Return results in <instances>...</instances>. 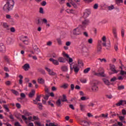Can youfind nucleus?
<instances>
[{
    "label": "nucleus",
    "instance_id": "nucleus-3",
    "mask_svg": "<svg viewBox=\"0 0 126 126\" xmlns=\"http://www.w3.org/2000/svg\"><path fill=\"white\" fill-rule=\"evenodd\" d=\"M83 30V28L82 26H80L78 28H77L73 30V34L74 35H80L82 33V31Z\"/></svg>",
    "mask_w": 126,
    "mask_h": 126
},
{
    "label": "nucleus",
    "instance_id": "nucleus-25",
    "mask_svg": "<svg viewBox=\"0 0 126 126\" xmlns=\"http://www.w3.org/2000/svg\"><path fill=\"white\" fill-rule=\"evenodd\" d=\"M62 102H67V99H66V96L65 94H63V98H62Z\"/></svg>",
    "mask_w": 126,
    "mask_h": 126
},
{
    "label": "nucleus",
    "instance_id": "nucleus-62",
    "mask_svg": "<svg viewBox=\"0 0 126 126\" xmlns=\"http://www.w3.org/2000/svg\"><path fill=\"white\" fill-rule=\"evenodd\" d=\"M119 118L120 121H124V120L125 119V117H124L123 116H119Z\"/></svg>",
    "mask_w": 126,
    "mask_h": 126
},
{
    "label": "nucleus",
    "instance_id": "nucleus-44",
    "mask_svg": "<svg viewBox=\"0 0 126 126\" xmlns=\"http://www.w3.org/2000/svg\"><path fill=\"white\" fill-rule=\"evenodd\" d=\"M3 108L6 110V112H9V109H8V107H7V105H4Z\"/></svg>",
    "mask_w": 126,
    "mask_h": 126
},
{
    "label": "nucleus",
    "instance_id": "nucleus-63",
    "mask_svg": "<svg viewBox=\"0 0 126 126\" xmlns=\"http://www.w3.org/2000/svg\"><path fill=\"white\" fill-rule=\"evenodd\" d=\"M70 44H71V42H70V41H67L66 42V46H70Z\"/></svg>",
    "mask_w": 126,
    "mask_h": 126
},
{
    "label": "nucleus",
    "instance_id": "nucleus-5",
    "mask_svg": "<svg viewBox=\"0 0 126 126\" xmlns=\"http://www.w3.org/2000/svg\"><path fill=\"white\" fill-rule=\"evenodd\" d=\"M74 1L75 2L71 0H69V2L72 4L73 7L76 8V7H77V5H79V4H80V0H74Z\"/></svg>",
    "mask_w": 126,
    "mask_h": 126
},
{
    "label": "nucleus",
    "instance_id": "nucleus-7",
    "mask_svg": "<svg viewBox=\"0 0 126 126\" xmlns=\"http://www.w3.org/2000/svg\"><path fill=\"white\" fill-rule=\"evenodd\" d=\"M1 25L2 26L4 29H6V30H9V27L10 26L8 23L4 22H1Z\"/></svg>",
    "mask_w": 126,
    "mask_h": 126
},
{
    "label": "nucleus",
    "instance_id": "nucleus-53",
    "mask_svg": "<svg viewBox=\"0 0 126 126\" xmlns=\"http://www.w3.org/2000/svg\"><path fill=\"white\" fill-rule=\"evenodd\" d=\"M39 13L41 14L44 13V9H43V8L40 7L39 8Z\"/></svg>",
    "mask_w": 126,
    "mask_h": 126
},
{
    "label": "nucleus",
    "instance_id": "nucleus-28",
    "mask_svg": "<svg viewBox=\"0 0 126 126\" xmlns=\"http://www.w3.org/2000/svg\"><path fill=\"white\" fill-rule=\"evenodd\" d=\"M103 82H104V83L105 84H106V85H110V81H109V80L108 79H103Z\"/></svg>",
    "mask_w": 126,
    "mask_h": 126
},
{
    "label": "nucleus",
    "instance_id": "nucleus-8",
    "mask_svg": "<svg viewBox=\"0 0 126 126\" xmlns=\"http://www.w3.org/2000/svg\"><path fill=\"white\" fill-rule=\"evenodd\" d=\"M21 41H22L25 45H28V38L27 36H21L20 38Z\"/></svg>",
    "mask_w": 126,
    "mask_h": 126
},
{
    "label": "nucleus",
    "instance_id": "nucleus-30",
    "mask_svg": "<svg viewBox=\"0 0 126 126\" xmlns=\"http://www.w3.org/2000/svg\"><path fill=\"white\" fill-rule=\"evenodd\" d=\"M23 114L24 115H25V116H27L28 117L30 115V113H29V112L26 110L23 111Z\"/></svg>",
    "mask_w": 126,
    "mask_h": 126
},
{
    "label": "nucleus",
    "instance_id": "nucleus-27",
    "mask_svg": "<svg viewBox=\"0 0 126 126\" xmlns=\"http://www.w3.org/2000/svg\"><path fill=\"white\" fill-rule=\"evenodd\" d=\"M38 82L40 84H44V79L42 78H39L38 79Z\"/></svg>",
    "mask_w": 126,
    "mask_h": 126
},
{
    "label": "nucleus",
    "instance_id": "nucleus-50",
    "mask_svg": "<svg viewBox=\"0 0 126 126\" xmlns=\"http://www.w3.org/2000/svg\"><path fill=\"white\" fill-rule=\"evenodd\" d=\"M46 126H57L56 125L54 124V123H50L49 125L48 124H46Z\"/></svg>",
    "mask_w": 126,
    "mask_h": 126
},
{
    "label": "nucleus",
    "instance_id": "nucleus-57",
    "mask_svg": "<svg viewBox=\"0 0 126 126\" xmlns=\"http://www.w3.org/2000/svg\"><path fill=\"white\" fill-rule=\"evenodd\" d=\"M42 22H43V23H44L45 24H47V22H48V20H47V19H46L45 18H44L42 20Z\"/></svg>",
    "mask_w": 126,
    "mask_h": 126
},
{
    "label": "nucleus",
    "instance_id": "nucleus-37",
    "mask_svg": "<svg viewBox=\"0 0 126 126\" xmlns=\"http://www.w3.org/2000/svg\"><path fill=\"white\" fill-rule=\"evenodd\" d=\"M21 98H20L18 99L19 101V100H22V98H25V97H26V95H25V94H24V93H21Z\"/></svg>",
    "mask_w": 126,
    "mask_h": 126
},
{
    "label": "nucleus",
    "instance_id": "nucleus-36",
    "mask_svg": "<svg viewBox=\"0 0 126 126\" xmlns=\"http://www.w3.org/2000/svg\"><path fill=\"white\" fill-rule=\"evenodd\" d=\"M35 23L37 24H41V21L39 18H37L35 19Z\"/></svg>",
    "mask_w": 126,
    "mask_h": 126
},
{
    "label": "nucleus",
    "instance_id": "nucleus-1",
    "mask_svg": "<svg viewBox=\"0 0 126 126\" xmlns=\"http://www.w3.org/2000/svg\"><path fill=\"white\" fill-rule=\"evenodd\" d=\"M106 36H103L102 37V40L98 41L97 51L98 53L101 52V50H102V44L103 47H110V42L108 44H106Z\"/></svg>",
    "mask_w": 126,
    "mask_h": 126
},
{
    "label": "nucleus",
    "instance_id": "nucleus-64",
    "mask_svg": "<svg viewBox=\"0 0 126 126\" xmlns=\"http://www.w3.org/2000/svg\"><path fill=\"white\" fill-rule=\"evenodd\" d=\"M126 104V100H122V105L125 106Z\"/></svg>",
    "mask_w": 126,
    "mask_h": 126
},
{
    "label": "nucleus",
    "instance_id": "nucleus-47",
    "mask_svg": "<svg viewBox=\"0 0 126 126\" xmlns=\"http://www.w3.org/2000/svg\"><path fill=\"white\" fill-rule=\"evenodd\" d=\"M80 81L82 82V83H86V82H87L86 79H81Z\"/></svg>",
    "mask_w": 126,
    "mask_h": 126
},
{
    "label": "nucleus",
    "instance_id": "nucleus-15",
    "mask_svg": "<svg viewBox=\"0 0 126 126\" xmlns=\"http://www.w3.org/2000/svg\"><path fill=\"white\" fill-rule=\"evenodd\" d=\"M23 68L25 71H27V70H29V68H30V65H29V63H26L23 65Z\"/></svg>",
    "mask_w": 126,
    "mask_h": 126
},
{
    "label": "nucleus",
    "instance_id": "nucleus-23",
    "mask_svg": "<svg viewBox=\"0 0 126 126\" xmlns=\"http://www.w3.org/2000/svg\"><path fill=\"white\" fill-rule=\"evenodd\" d=\"M61 69L62 70V71H64V72H65V71H67V66H65V65H64V66H62L61 67Z\"/></svg>",
    "mask_w": 126,
    "mask_h": 126
},
{
    "label": "nucleus",
    "instance_id": "nucleus-13",
    "mask_svg": "<svg viewBox=\"0 0 126 126\" xmlns=\"http://www.w3.org/2000/svg\"><path fill=\"white\" fill-rule=\"evenodd\" d=\"M0 52L1 53H4L5 52V46L3 43L0 44Z\"/></svg>",
    "mask_w": 126,
    "mask_h": 126
},
{
    "label": "nucleus",
    "instance_id": "nucleus-2",
    "mask_svg": "<svg viewBox=\"0 0 126 126\" xmlns=\"http://www.w3.org/2000/svg\"><path fill=\"white\" fill-rule=\"evenodd\" d=\"M14 6V1L13 0H8L6 4L3 6V10L5 11H10Z\"/></svg>",
    "mask_w": 126,
    "mask_h": 126
},
{
    "label": "nucleus",
    "instance_id": "nucleus-52",
    "mask_svg": "<svg viewBox=\"0 0 126 126\" xmlns=\"http://www.w3.org/2000/svg\"><path fill=\"white\" fill-rule=\"evenodd\" d=\"M121 35L122 37H125V30L124 29H122L121 31Z\"/></svg>",
    "mask_w": 126,
    "mask_h": 126
},
{
    "label": "nucleus",
    "instance_id": "nucleus-38",
    "mask_svg": "<svg viewBox=\"0 0 126 126\" xmlns=\"http://www.w3.org/2000/svg\"><path fill=\"white\" fill-rule=\"evenodd\" d=\"M118 90H123V89H125V86H119L118 87Z\"/></svg>",
    "mask_w": 126,
    "mask_h": 126
},
{
    "label": "nucleus",
    "instance_id": "nucleus-4",
    "mask_svg": "<svg viewBox=\"0 0 126 126\" xmlns=\"http://www.w3.org/2000/svg\"><path fill=\"white\" fill-rule=\"evenodd\" d=\"M43 96V95L40 94V95H37L35 100H33V103L35 104H37V105H39V109L42 108V103H37V102H40L41 101V97Z\"/></svg>",
    "mask_w": 126,
    "mask_h": 126
},
{
    "label": "nucleus",
    "instance_id": "nucleus-43",
    "mask_svg": "<svg viewBox=\"0 0 126 126\" xmlns=\"http://www.w3.org/2000/svg\"><path fill=\"white\" fill-rule=\"evenodd\" d=\"M80 107L81 111H84V108H85V105H82V104H80Z\"/></svg>",
    "mask_w": 126,
    "mask_h": 126
},
{
    "label": "nucleus",
    "instance_id": "nucleus-58",
    "mask_svg": "<svg viewBox=\"0 0 126 126\" xmlns=\"http://www.w3.org/2000/svg\"><path fill=\"white\" fill-rule=\"evenodd\" d=\"M22 118L24 121H27V120H28V119H27V118L24 115H22Z\"/></svg>",
    "mask_w": 126,
    "mask_h": 126
},
{
    "label": "nucleus",
    "instance_id": "nucleus-24",
    "mask_svg": "<svg viewBox=\"0 0 126 126\" xmlns=\"http://www.w3.org/2000/svg\"><path fill=\"white\" fill-rule=\"evenodd\" d=\"M58 61L60 63H65V61L64 60V58H63V57H59L58 58Z\"/></svg>",
    "mask_w": 126,
    "mask_h": 126
},
{
    "label": "nucleus",
    "instance_id": "nucleus-16",
    "mask_svg": "<svg viewBox=\"0 0 126 126\" xmlns=\"http://www.w3.org/2000/svg\"><path fill=\"white\" fill-rule=\"evenodd\" d=\"M89 24V20H88V19L85 20L82 22V26H82H82L83 27H85V26H87V25H88Z\"/></svg>",
    "mask_w": 126,
    "mask_h": 126
},
{
    "label": "nucleus",
    "instance_id": "nucleus-55",
    "mask_svg": "<svg viewBox=\"0 0 126 126\" xmlns=\"http://www.w3.org/2000/svg\"><path fill=\"white\" fill-rule=\"evenodd\" d=\"M16 107H17V108H18V109H20V108H21V105H20V104H19V103H16Z\"/></svg>",
    "mask_w": 126,
    "mask_h": 126
},
{
    "label": "nucleus",
    "instance_id": "nucleus-19",
    "mask_svg": "<svg viewBox=\"0 0 126 126\" xmlns=\"http://www.w3.org/2000/svg\"><path fill=\"white\" fill-rule=\"evenodd\" d=\"M4 60L6 62V63H10V62H11L10 58H9L7 56H4Z\"/></svg>",
    "mask_w": 126,
    "mask_h": 126
},
{
    "label": "nucleus",
    "instance_id": "nucleus-11",
    "mask_svg": "<svg viewBox=\"0 0 126 126\" xmlns=\"http://www.w3.org/2000/svg\"><path fill=\"white\" fill-rule=\"evenodd\" d=\"M91 13V12L90 11V10L89 9H86L83 13V18H87V17H88L89 15H90Z\"/></svg>",
    "mask_w": 126,
    "mask_h": 126
},
{
    "label": "nucleus",
    "instance_id": "nucleus-32",
    "mask_svg": "<svg viewBox=\"0 0 126 126\" xmlns=\"http://www.w3.org/2000/svg\"><path fill=\"white\" fill-rule=\"evenodd\" d=\"M123 100H120L119 102L116 104L117 107H120V106H123L122 104Z\"/></svg>",
    "mask_w": 126,
    "mask_h": 126
},
{
    "label": "nucleus",
    "instance_id": "nucleus-31",
    "mask_svg": "<svg viewBox=\"0 0 126 126\" xmlns=\"http://www.w3.org/2000/svg\"><path fill=\"white\" fill-rule=\"evenodd\" d=\"M108 10H113V9H115V6L114 5H110L108 7Z\"/></svg>",
    "mask_w": 126,
    "mask_h": 126
},
{
    "label": "nucleus",
    "instance_id": "nucleus-42",
    "mask_svg": "<svg viewBox=\"0 0 126 126\" xmlns=\"http://www.w3.org/2000/svg\"><path fill=\"white\" fill-rule=\"evenodd\" d=\"M108 117V114L105 115L104 114H101L99 115V118H107Z\"/></svg>",
    "mask_w": 126,
    "mask_h": 126
},
{
    "label": "nucleus",
    "instance_id": "nucleus-60",
    "mask_svg": "<svg viewBox=\"0 0 126 126\" xmlns=\"http://www.w3.org/2000/svg\"><path fill=\"white\" fill-rule=\"evenodd\" d=\"M49 94H46V96L44 97V99H45V100H48V99H49Z\"/></svg>",
    "mask_w": 126,
    "mask_h": 126
},
{
    "label": "nucleus",
    "instance_id": "nucleus-12",
    "mask_svg": "<svg viewBox=\"0 0 126 126\" xmlns=\"http://www.w3.org/2000/svg\"><path fill=\"white\" fill-rule=\"evenodd\" d=\"M49 61L50 62H52V63H53L55 64V65H59V64H60V63H59V61L55 60L53 58H50L49 59Z\"/></svg>",
    "mask_w": 126,
    "mask_h": 126
},
{
    "label": "nucleus",
    "instance_id": "nucleus-39",
    "mask_svg": "<svg viewBox=\"0 0 126 126\" xmlns=\"http://www.w3.org/2000/svg\"><path fill=\"white\" fill-rule=\"evenodd\" d=\"M56 104H57V106H61V104H62V101H61V99H59L57 101Z\"/></svg>",
    "mask_w": 126,
    "mask_h": 126
},
{
    "label": "nucleus",
    "instance_id": "nucleus-40",
    "mask_svg": "<svg viewBox=\"0 0 126 126\" xmlns=\"http://www.w3.org/2000/svg\"><path fill=\"white\" fill-rule=\"evenodd\" d=\"M90 71V67L87 68L84 70V73H87L89 71Z\"/></svg>",
    "mask_w": 126,
    "mask_h": 126
},
{
    "label": "nucleus",
    "instance_id": "nucleus-34",
    "mask_svg": "<svg viewBox=\"0 0 126 126\" xmlns=\"http://www.w3.org/2000/svg\"><path fill=\"white\" fill-rule=\"evenodd\" d=\"M62 88H64V89H66L68 87V84H64L63 85V86H61Z\"/></svg>",
    "mask_w": 126,
    "mask_h": 126
},
{
    "label": "nucleus",
    "instance_id": "nucleus-59",
    "mask_svg": "<svg viewBox=\"0 0 126 126\" xmlns=\"http://www.w3.org/2000/svg\"><path fill=\"white\" fill-rule=\"evenodd\" d=\"M6 85H10L11 84V82L10 81H7L5 82Z\"/></svg>",
    "mask_w": 126,
    "mask_h": 126
},
{
    "label": "nucleus",
    "instance_id": "nucleus-46",
    "mask_svg": "<svg viewBox=\"0 0 126 126\" xmlns=\"http://www.w3.org/2000/svg\"><path fill=\"white\" fill-rule=\"evenodd\" d=\"M9 30L12 33H14V32H15V29L14 27H11L10 29L9 28Z\"/></svg>",
    "mask_w": 126,
    "mask_h": 126
},
{
    "label": "nucleus",
    "instance_id": "nucleus-56",
    "mask_svg": "<svg viewBox=\"0 0 126 126\" xmlns=\"http://www.w3.org/2000/svg\"><path fill=\"white\" fill-rule=\"evenodd\" d=\"M46 4H47V2H46L45 1H43L41 3V5H42V6H45Z\"/></svg>",
    "mask_w": 126,
    "mask_h": 126
},
{
    "label": "nucleus",
    "instance_id": "nucleus-61",
    "mask_svg": "<svg viewBox=\"0 0 126 126\" xmlns=\"http://www.w3.org/2000/svg\"><path fill=\"white\" fill-rule=\"evenodd\" d=\"M122 114L125 116V115H126V110L125 109H123L122 110Z\"/></svg>",
    "mask_w": 126,
    "mask_h": 126
},
{
    "label": "nucleus",
    "instance_id": "nucleus-48",
    "mask_svg": "<svg viewBox=\"0 0 126 126\" xmlns=\"http://www.w3.org/2000/svg\"><path fill=\"white\" fill-rule=\"evenodd\" d=\"M57 41L59 44V45H62V40H61V38H57Z\"/></svg>",
    "mask_w": 126,
    "mask_h": 126
},
{
    "label": "nucleus",
    "instance_id": "nucleus-14",
    "mask_svg": "<svg viewBox=\"0 0 126 126\" xmlns=\"http://www.w3.org/2000/svg\"><path fill=\"white\" fill-rule=\"evenodd\" d=\"M94 74L96 76H101L102 77H105V76H106V75L104 73V71L99 73L94 72Z\"/></svg>",
    "mask_w": 126,
    "mask_h": 126
},
{
    "label": "nucleus",
    "instance_id": "nucleus-6",
    "mask_svg": "<svg viewBox=\"0 0 126 126\" xmlns=\"http://www.w3.org/2000/svg\"><path fill=\"white\" fill-rule=\"evenodd\" d=\"M70 69H74L75 72L77 73L79 71V67L77 64H75L74 65L72 63V65L70 64Z\"/></svg>",
    "mask_w": 126,
    "mask_h": 126
},
{
    "label": "nucleus",
    "instance_id": "nucleus-49",
    "mask_svg": "<svg viewBox=\"0 0 126 126\" xmlns=\"http://www.w3.org/2000/svg\"><path fill=\"white\" fill-rule=\"evenodd\" d=\"M117 80V78L115 77H114L113 78H111L110 79L111 82H114V81H116Z\"/></svg>",
    "mask_w": 126,
    "mask_h": 126
},
{
    "label": "nucleus",
    "instance_id": "nucleus-41",
    "mask_svg": "<svg viewBox=\"0 0 126 126\" xmlns=\"http://www.w3.org/2000/svg\"><path fill=\"white\" fill-rule=\"evenodd\" d=\"M39 72H41V73H42V74H46V72L43 69H41V68L39 69Z\"/></svg>",
    "mask_w": 126,
    "mask_h": 126
},
{
    "label": "nucleus",
    "instance_id": "nucleus-20",
    "mask_svg": "<svg viewBox=\"0 0 126 126\" xmlns=\"http://www.w3.org/2000/svg\"><path fill=\"white\" fill-rule=\"evenodd\" d=\"M6 42L7 45H11L12 44V39L10 37H8L6 40Z\"/></svg>",
    "mask_w": 126,
    "mask_h": 126
},
{
    "label": "nucleus",
    "instance_id": "nucleus-29",
    "mask_svg": "<svg viewBox=\"0 0 126 126\" xmlns=\"http://www.w3.org/2000/svg\"><path fill=\"white\" fill-rule=\"evenodd\" d=\"M113 33L115 38H117V29L116 28L113 29Z\"/></svg>",
    "mask_w": 126,
    "mask_h": 126
},
{
    "label": "nucleus",
    "instance_id": "nucleus-18",
    "mask_svg": "<svg viewBox=\"0 0 126 126\" xmlns=\"http://www.w3.org/2000/svg\"><path fill=\"white\" fill-rule=\"evenodd\" d=\"M63 57H65L67 58V59H69V63H72L73 62V60L70 58L69 56H68L67 54L64 53L63 54Z\"/></svg>",
    "mask_w": 126,
    "mask_h": 126
},
{
    "label": "nucleus",
    "instance_id": "nucleus-10",
    "mask_svg": "<svg viewBox=\"0 0 126 126\" xmlns=\"http://www.w3.org/2000/svg\"><path fill=\"white\" fill-rule=\"evenodd\" d=\"M92 90L93 92H97L99 89L98 88V86H97V84L94 83L92 85Z\"/></svg>",
    "mask_w": 126,
    "mask_h": 126
},
{
    "label": "nucleus",
    "instance_id": "nucleus-26",
    "mask_svg": "<svg viewBox=\"0 0 126 126\" xmlns=\"http://www.w3.org/2000/svg\"><path fill=\"white\" fill-rule=\"evenodd\" d=\"M34 95H35V91H32L29 94V96L30 98H32Z\"/></svg>",
    "mask_w": 126,
    "mask_h": 126
},
{
    "label": "nucleus",
    "instance_id": "nucleus-35",
    "mask_svg": "<svg viewBox=\"0 0 126 126\" xmlns=\"http://www.w3.org/2000/svg\"><path fill=\"white\" fill-rule=\"evenodd\" d=\"M115 2L116 4H120V3H122L123 2V0H116Z\"/></svg>",
    "mask_w": 126,
    "mask_h": 126
},
{
    "label": "nucleus",
    "instance_id": "nucleus-33",
    "mask_svg": "<svg viewBox=\"0 0 126 126\" xmlns=\"http://www.w3.org/2000/svg\"><path fill=\"white\" fill-rule=\"evenodd\" d=\"M78 63L80 66H83V62H82L81 60H78Z\"/></svg>",
    "mask_w": 126,
    "mask_h": 126
},
{
    "label": "nucleus",
    "instance_id": "nucleus-21",
    "mask_svg": "<svg viewBox=\"0 0 126 126\" xmlns=\"http://www.w3.org/2000/svg\"><path fill=\"white\" fill-rule=\"evenodd\" d=\"M33 49L34 51H35L36 54H38V53L40 52V49L38 48V47L36 46V45H33Z\"/></svg>",
    "mask_w": 126,
    "mask_h": 126
},
{
    "label": "nucleus",
    "instance_id": "nucleus-45",
    "mask_svg": "<svg viewBox=\"0 0 126 126\" xmlns=\"http://www.w3.org/2000/svg\"><path fill=\"white\" fill-rule=\"evenodd\" d=\"M11 91H12V93H13V94H15V95H18V92L14 90H11Z\"/></svg>",
    "mask_w": 126,
    "mask_h": 126
},
{
    "label": "nucleus",
    "instance_id": "nucleus-22",
    "mask_svg": "<svg viewBox=\"0 0 126 126\" xmlns=\"http://www.w3.org/2000/svg\"><path fill=\"white\" fill-rule=\"evenodd\" d=\"M81 125L82 126H90V125L89 124V123L87 122L86 121H83L81 122Z\"/></svg>",
    "mask_w": 126,
    "mask_h": 126
},
{
    "label": "nucleus",
    "instance_id": "nucleus-54",
    "mask_svg": "<svg viewBox=\"0 0 126 126\" xmlns=\"http://www.w3.org/2000/svg\"><path fill=\"white\" fill-rule=\"evenodd\" d=\"M88 42L89 44H92V43H93V39L92 38H90L88 39Z\"/></svg>",
    "mask_w": 126,
    "mask_h": 126
},
{
    "label": "nucleus",
    "instance_id": "nucleus-9",
    "mask_svg": "<svg viewBox=\"0 0 126 126\" xmlns=\"http://www.w3.org/2000/svg\"><path fill=\"white\" fill-rule=\"evenodd\" d=\"M45 69L48 72V74H49V75H51V76L57 75V73L52 71V70H51V69L49 68L48 67H45Z\"/></svg>",
    "mask_w": 126,
    "mask_h": 126
},
{
    "label": "nucleus",
    "instance_id": "nucleus-51",
    "mask_svg": "<svg viewBox=\"0 0 126 126\" xmlns=\"http://www.w3.org/2000/svg\"><path fill=\"white\" fill-rule=\"evenodd\" d=\"M98 61H100L101 63H103V62H104V63H106V62H107V60L104 58L102 59H98Z\"/></svg>",
    "mask_w": 126,
    "mask_h": 126
},
{
    "label": "nucleus",
    "instance_id": "nucleus-17",
    "mask_svg": "<svg viewBox=\"0 0 126 126\" xmlns=\"http://www.w3.org/2000/svg\"><path fill=\"white\" fill-rule=\"evenodd\" d=\"M115 68V65H112V64L110 65V69L111 71H112L113 73H117L118 71L116 70V69Z\"/></svg>",
    "mask_w": 126,
    "mask_h": 126
}]
</instances>
